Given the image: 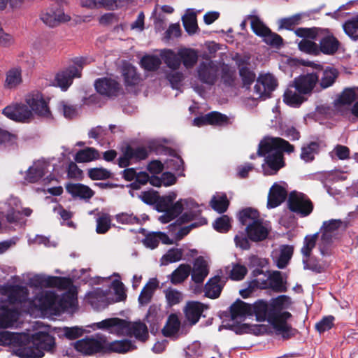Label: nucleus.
Here are the masks:
<instances>
[{
    "label": "nucleus",
    "instance_id": "40",
    "mask_svg": "<svg viewBox=\"0 0 358 358\" xmlns=\"http://www.w3.org/2000/svg\"><path fill=\"white\" fill-rule=\"evenodd\" d=\"M169 240V237L162 232H152L146 235L143 243L146 248L154 249L157 247L160 241L165 244L171 243Z\"/></svg>",
    "mask_w": 358,
    "mask_h": 358
},
{
    "label": "nucleus",
    "instance_id": "5",
    "mask_svg": "<svg viewBox=\"0 0 358 358\" xmlns=\"http://www.w3.org/2000/svg\"><path fill=\"white\" fill-rule=\"evenodd\" d=\"M89 327L93 330L101 329L117 336H134L141 341H145L148 336V328L144 323L131 324L117 317L108 318Z\"/></svg>",
    "mask_w": 358,
    "mask_h": 358
},
{
    "label": "nucleus",
    "instance_id": "64",
    "mask_svg": "<svg viewBox=\"0 0 358 358\" xmlns=\"http://www.w3.org/2000/svg\"><path fill=\"white\" fill-rule=\"evenodd\" d=\"M88 176L92 180H105L110 177L111 173L103 168H93L88 170Z\"/></svg>",
    "mask_w": 358,
    "mask_h": 358
},
{
    "label": "nucleus",
    "instance_id": "42",
    "mask_svg": "<svg viewBox=\"0 0 358 358\" xmlns=\"http://www.w3.org/2000/svg\"><path fill=\"white\" fill-rule=\"evenodd\" d=\"M238 219L240 222L246 227L260 220L257 210L250 208L241 210L238 214Z\"/></svg>",
    "mask_w": 358,
    "mask_h": 358
},
{
    "label": "nucleus",
    "instance_id": "2",
    "mask_svg": "<svg viewBox=\"0 0 358 358\" xmlns=\"http://www.w3.org/2000/svg\"><path fill=\"white\" fill-rule=\"evenodd\" d=\"M291 304V299L285 295L279 296L269 301L259 300L253 305L238 300L230 308L233 330L239 334L259 335L262 334L265 329L264 327L241 323L248 316L254 314L257 321H267L277 334L282 336L284 338H287L292 334V328L287 324V320L291 317L292 315L286 310L289 308Z\"/></svg>",
    "mask_w": 358,
    "mask_h": 358
},
{
    "label": "nucleus",
    "instance_id": "45",
    "mask_svg": "<svg viewBox=\"0 0 358 358\" xmlns=\"http://www.w3.org/2000/svg\"><path fill=\"white\" fill-rule=\"evenodd\" d=\"M183 252L180 248L169 250L160 259L161 266H167L170 264L179 262L182 259Z\"/></svg>",
    "mask_w": 358,
    "mask_h": 358
},
{
    "label": "nucleus",
    "instance_id": "31",
    "mask_svg": "<svg viewBox=\"0 0 358 358\" xmlns=\"http://www.w3.org/2000/svg\"><path fill=\"white\" fill-rule=\"evenodd\" d=\"M305 100L304 94L301 93L294 84L289 85L284 93V102L292 107H299Z\"/></svg>",
    "mask_w": 358,
    "mask_h": 358
},
{
    "label": "nucleus",
    "instance_id": "29",
    "mask_svg": "<svg viewBox=\"0 0 358 358\" xmlns=\"http://www.w3.org/2000/svg\"><path fill=\"white\" fill-rule=\"evenodd\" d=\"M94 86L97 92L108 96L115 95L119 89V84L116 80L106 78L96 80Z\"/></svg>",
    "mask_w": 358,
    "mask_h": 358
},
{
    "label": "nucleus",
    "instance_id": "24",
    "mask_svg": "<svg viewBox=\"0 0 358 358\" xmlns=\"http://www.w3.org/2000/svg\"><path fill=\"white\" fill-rule=\"evenodd\" d=\"M259 280L260 279H257V282L261 288L269 287L278 292L285 291V285L284 284L282 274L280 271H275L268 272L266 281L262 284H260Z\"/></svg>",
    "mask_w": 358,
    "mask_h": 358
},
{
    "label": "nucleus",
    "instance_id": "12",
    "mask_svg": "<svg viewBox=\"0 0 358 358\" xmlns=\"http://www.w3.org/2000/svg\"><path fill=\"white\" fill-rule=\"evenodd\" d=\"M105 344L106 336L97 334L76 341L74 343V348L83 355H91L103 351Z\"/></svg>",
    "mask_w": 358,
    "mask_h": 358
},
{
    "label": "nucleus",
    "instance_id": "30",
    "mask_svg": "<svg viewBox=\"0 0 358 358\" xmlns=\"http://www.w3.org/2000/svg\"><path fill=\"white\" fill-rule=\"evenodd\" d=\"M206 307L196 301L188 302L184 309L186 319L191 324H195Z\"/></svg>",
    "mask_w": 358,
    "mask_h": 358
},
{
    "label": "nucleus",
    "instance_id": "55",
    "mask_svg": "<svg viewBox=\"0 0 358 358\" xmlns=\"http://www.w3.org/2000/svg\"><path fill=\"white\" fill-rule=\"evenodd\" d=\"M250 21L252 31L259 36L268 33V28L264 24V22L256 15H250L248 17Z\"/></svg>",
    "mask_w": 358,
    "mask_h": 358
},
{
    "label": "nucleus",
    "instance_id": "10",
    "mask_svg": "<svg viewBox=\"0 0 358 358\" xmlns=\"http://www.w3.org/2000/svg\"><path fill=\"white\" fill-rule=\"evenodd\" d=\"M0 210L9 223H18L21 215L28 217L32 213L29 208H22L20 199L14 196H9L0 205Z\"/></svg>",
    "mask_w": 358,
    "mask_h": 358
},
{
    "label": "nucleus",
    "instance_id": "18",
    "mask_svg": "<svg viewBox=\"0 0 358 358\" xmlns=\"http://www.w3.org/2000/svg\"><path fill=\"white\" fill-rule=\"evenodd\" d=\"M3 114L16 122H26L33 117V113L27 105L22 103L8 106L3 110Z\"/></svg>",
    "mask_w": 358,
    "mask_h": 358
},
{
    "label": "nucleus",
    "instance_id": "20",
    "mask_svg": "<svg viewBox=\"0 0 358 358\" xmlns=\"http://www.w3.org/2000/svg\"><path fill=\"white\" fill-rule=\"evenodd\" d=\"M287 196V184L284 182L274 183L268 192L267 207L273 208L278 206L285 200Z\"/></svg>",
    "mask_w": 358,
    "mask_h": 358
},
{
    "label": "nucleus",
    "instance_id": "8",
    "mask_svg": "<svg viewBox=\"0 0 358 358\" xmlns=\"http://www.w3.org/2000/svg\"><path fill=\"white\" fill-rule=\"evenodd\" d=\"M220 69L222 79L225 83L230 85L234 79V71L228 66H220L219 64L210 59H206L199 64L196 69L197 77L201 83L213 85L218 78Z\"/></svg>",
    "mask_w": 358,
    "mask_h": 358
},
{
    "label": "nucleus",
    "instance_id": "33",
    "mask_svg": "<svg viewBox=\"0 0 358 358\" xmlns=\"http://www.w3.org/2000/svg\"><path fill=\"white\" fill-rule=\"evenodd\" d=\"M178 56L186 69H192L198 61L199 52L192 48H182L178 50Z\"/></svg>",
    "mask_w": 358,
    "mask_h": 358
},
{
    "label": "nucleus",
    "instance_id": "58",
    "mask_svg": "<svg viewBox=\"0 0 358 358\" xmlns=\"http://www.w3.org/2000/svg\"><path fill=\"white\" fill-rule=\"evenodd\" d=\"M299 49L306 53L318 55H319V47L318 45L309 40L303 39L298 43Z\"/></svg>",
    "mask_w": 358,
    "mask_h": 358
},
{
    "label": "nucleus",
    "instance_id": "16",
    "mask_svg": "<svg viewBox=\"0 0 358 358\" xmlns=\"http://www.w3.org/2000/svg\"><path fill=\"white\" fill-rule=\"evenodd\" d=\"M276 86L277 80L273 75L269 73H261L254 86V94L256 96L254 99H264L269 97L270 94L275 89Z\"/></svg>",
    "mask_w": 358,
    "mask_h": 358
},
{
    "label": "nucleus",
    "instance_id": "41",
    "mask_svg": "<svg viewBox=\"0 0 358 358\" xmlns=\"http://www.w3.org/2000/svg\"><path fill=\"white\" fill-rule=\"evenodd\" d=\"M99 152L94 148H87L79 150L75 155L74 159L78 163H87L99 159Z\"/></svg>",
    "mask_w": 358,
    "mask_h": 358
},
{
    "label": "nucleus",
    "instance_id": "39",
    "mask_svg": "<svg viewBox=\"0 0 358 358\" xmlns=\"http://www.w3.org/2000/svg\"><path fill=\"white\" fill-rule=\"evenodd\" d=\"M190 272V265L187 264H182L176 270H174L171 275H169V279L172 284H180L188 278Z\"/></svg>",
    "mask_w": 358,
    "mask_h": 358
},
{
    "label": "nucleus",
    "instance_id": "43",
    "mask_svg": "<svg viewBox=\"0 0 358 358\" xmlns=\"http://www.w3.org/2000/svg\"><path fill=\"white\" fill-rule=\"evenodd\" d=\"M22 81V69L20 66L11 68L6 73V85L9 88H13Z\"/></svg>",
    "mask_w": 358,
    "mask_h": 358
},
{
    "label": "nucleus",
    "instance_id": "53",
    "mask_svg": "<svg viewBox=\"0 0 358 358\" xmlns=\"http://www.w3.org/2000/svg\"><path fill=\"white\" fill-rule=\"evenodd\" d=\"M58 110L66 119H72L78 115L77 106L66 101H61L59 102Z\"/></svg>",
    "mask_w": 358,
    "mask_h": 358
},
{
    "label": "nucleus",
    "instance_id": "21",
    "mask_svg": "<svg viewBox=\"0 0 358 358\" xmlns=\"http://www.w3.org/2000/svg\"><path fill=\"white\" fill-rule=\"evenodd\" d=\"M108 295V289L103 291L97 288L88 292L85 296V300L94 309L99 310L105 308L109 304Z\"/></svg>",
    "mask_w": 358,
    "mask_h": 358
},
{
    "label": "nucleus",
    "instance_id": "25",
    "mask_svg": "<svg viewBox=\"0 0 358 358\" xmlns=\"http://www.w3.org/2000/svg\"><path fill=\"white\" fill-rule=\"evenodd\" d=\"M317 81L318 76L316 73H311L295 78L294 85L299 90L301 93L306 94L313 90Z\"/></svg>",
    "mask_w": 358,
    "mask_h": 358
},
{
    "label": "nucleus",
    "instance_id": "36",
    "mask_svg": "<svg viewBox=\"0 0 358 358\" xmlns=\"http://www.w3.org/2000/svg\"><path fill=\"white\" fill-rule=\"evenodd\" d=\"M66 189L73 197H79L83 199H89L94 195V192L89 187L83 184H69Z\"/></svg>",
    "mask_w": 358,
    "mask_h": 358
},
{
    "label": "nucleus",
    "instance_id": "28",
    "mask_svg": "<svg viewBox=\"0 0 358 358\" xmlns=\"http://www.w3.org/2000/svg\"><path fill=\"white\" fill-rule=\"evenodd\" d=\"M294 248L291 245H281L272 252V257L279 268H284L292 257Z\"/></svg>",
    "mask_w": 358,
    "mask_h": 358
},
{
    "label": "nucleus",
    "instance_id": "34",
    "mask_svg": "<svg viewBox=\"0 0 358 358\" xmlns=\"http://www.w3.org/2000/svg\"><path fill=\"white\" fill-rule=\"evenodd\" d=\"M159 286V281L157 278H150L143 288L139 297L138 302L141 306L147 305L151 301L155 291Z\"/></svg>",
    "mask_w": 358,
    "mask_h": 358
},
{
    "label": "nucleus",
    "instance_id": "63",
    "mask_svg": "<svg viewBox=\"0 0 358 358\" xmlns=\"http://www.w3.org/2000/svg\"><path fill=\"white\" fill-rule=\"evenodd\" d=\"M113 275L117 278L111 282V287L117 295L116 300L117 301H122L125 299L126 294L124 289V285L120 280V275L117 273H114Z\"/></svg>",
    "mask_w": 358,
    "mask_h": 358
},
{
    "label": "nucleus",
    "instance_id": "26",
    "mask_svg": "<svg viewBox=\"0 0 358 358\" xmlns=\"http://www.w3.org/2000/svg\"><path fill=\"white\" fill-rule=\"evenodd\" d=\"M320 36L322 37L320 39L319 54L322 52L324 55H331L336 52L339 48V41L332 34H324Z\"/></svg>",
    "mask_w": 358,
    "mask_h": 358
},
{
    "label": "nucleus",
    "instance_id": "52",
    "mask_svg": "<svg viewBox=\"0 0 358 358\" xmlns=\"http://www.w3.org/2000/svg\"><path fill=\"white\" fill-rule=\"evenodd\" d=\"M338 76L337 71L334 68L328 67L324 70L322 76L320 79V86L323 89H326L331 86L335 82Z\"/></svg>",
    "mask_w": 358,
    "mask_h": 358
},
{
    "label": "nucleus",
    "instance_id": "23",
    "mask_svg": "<svg viewBox=\"0 0 358 358\" xmlns=\"http://www.w3.org/2000/svg\"><path fill=\"white\" fill-rule=\"evenodd\" d=\"M269 230L268 224L261 220L245 228L248 238L255 242L264 240L267 237Z\"/></svg>",
    "mask_w": 358,
    "mask_h": 358
},
{
    "label": "nucleus",
    "instance_id": "48",
    "mask_svg": "<svg viewBox=\"0 0 358 358\" xmlns=\"http://www.w3.org/2000/svg\"><path fill=\"white\" fill-rule=\"evenodd\" d=\"M358 99V87L347 88L339 96L336 102L341 105H350Z\"/></svg>",
    "mask_w": 358,
    "mask_h": 358
},
{
    "label": "nucleus",
    "instance_id": "11",
    "mask_svg": "<svg viewBox=\"0 0 358 358\" xmlns=\"http://www.w3.org/2000/svg\"><path fill=\"white\" fill-rule=\"evenodd\" d=\"M86 59L75 58L73 60V65L59 71L55 76V85L63 91H66L72 84L74 78L81 76V70L87 63Z\"/></svg>",
    "mask_w": 358,
    "mask_h": 358
},
{
    "label": "nucleus",
    "instance_id": "35",
    "mask_svg": "<svg viewBox=\"0 0 358 358\" xmlns=\"http://www.w3.org/2000/svg\"><path fill=\"white\" fill-rule=\"evenodd\" d=\"M134 344L129 340L115 341L108 343L106 340L103 351L113 352L117 353H125L134 348Z\"/></svg>",
    "mask_w": 358,
    "mask_h": 358
},
{
    "label": "nucleus",
    "instance_id": "7",
    "mask_svg": "<svg viewBox=\"0 0 358 358\" xmlns=\"http://www.w3.org/2000/svg\"><path fill=\"white\" fill-rule=\"evenodd\" d=\"M346 227V222L341 219H331L322 223L320 232L317 233L320 234L317 245L322 256L330 254L334 244Z\"/></svg>",
    "mask_w": 358,
    "mask_h": 358
},
{
    "label": "nucleus",
    "instance_id": "3",
    "mask_svg": "<svg viewBox=\"0 0 358 358\" xmlns=\"http://www.w3.org/2000/svg\"><path fill=\"white\" fill-rule=\"evenodd\" d=\"M177 194L171 192L160 196L157 202V210L164 214L159 217L162 223H168L177 217L184 211L178 219L180 224L188 222L198 217L201 213L199 206L192 199H180L175 203L173 201L176 199Z\"/></svg>",
    "mask_w": 358,
    "mask_h": 358
},
{
    "label": "nucleus",
    "instance_id": "38",
    "mask_svg": "<svg viewBox=\"0 0 358 358\" xmlns=\"http://www.w3.org/2000/svg\"><path fill=\"white\" fill-rule=\"evenodd\" d=\"M223 287V282L220 277L210 278L205 285V295L211 299L218 297Z\"/></svg>",
    "mask_w": 358,
    "mask_h": 358
},
{
    "label": "nucleus",
    "instance_id": "6",
    "mask_svg": "<svg viewBox=\"0 0 358 358\" xmlns=\"http://www.w3.org/2000/svg\"><path fill=\"white\" fill-rule=\"evenodd\" d=\"M55 348V338L48 333L38 331L31 337L27 335L26 344L24 348L17 350V356L20 358H41L45 352H54Z\"/></svg>",
    "mask_w": 358,
    "mask_h": 358
},
{
    "label": "nucleus",
    "instance_id": "22",
    "mask_svg": "<svg viewBox=\"0 0 358 358\" xmlns=\"http://www.w3.org/2000/svg\"><path fill=\"white\" fill-rule=\"evenodd\" d=\"M210 261L203 257H197L193 264L192 280L202 283L209 273Z\"/></svg>",
    "mask_w": 358,
    "mask_h": 358
},
{
    "label": "nucleus",
    "instance_id": "47",
    "mask_svg": "<svg viewBox=\"0 0 358 358\" xmlns=\"http://www.w3.org/2000/svg\"><path fill=\"white\" fill-rule=\"evenodd\" d=\"M320 150V145L316 142H311L301 148V159L305 162H312Z\"/></svg>",
    "mask_w": 358,
    "mask_h": 358
},
{
    "label": "nucleus",
    "instance_id": "9",
    "mask_svg": "<svg viewBox=\"0 0 358 358\" xmlns=\"http://www.w3.org/2000/svg\"><path fill=\"white\" fill-rule=\"evenodd\" d=\"M52 171L53 165L42 159L34 162L27 171H21L20 173L24 176V182L34 183L41 181L46 184L53 179L51 174Z\"/></svg>",
    "mask_w": 358,
    "mask_h": 358
},
{
    "label": "nucleus",
    "instance_id": "19",
    "mask_svg": "<svg viewBox=\"0 0 358 358\" xmlns=\"http://www.w3.org/2000/svg\"><path fill=\"white\" fill-rule=\"evenodd\" d=\"M27 341V334H17L10 331L0 332V345H8L12 348L13 352L17 356L19 349L24 348Z\"/></svg>",
    "mask_w": 358,
    "mask_h": 358
},
{
    "label": "nucleus",
    "instance_id": "60",
    "mask_svg": "<svg viewBox=\"0 0 358 358\" xmlns=\"http://www.w3.org/2000/svg\"><path fill=\"white\" fill-rule=\"evenodd\" d=\"M346 34L354 40L358 39V16L343 24Z\"/></svg>",
    "mask_w": 358,
    "mask_h": 358
},
{
    "label": "nucleus",
    "instance_id": "51",
    "mask_svg": "<svg viewBox=\"0 0 358 358\" xmlns=\"http://www.w3.org/2000/svg\"><path fill=\"white\" fill-rule=\"evenodd\" d=\"M226 272L229 274L232 280H241L245 277L248 271L243 265L232 264L231 266L226 267Z\"/></svg>",
    "mask_w": 358,
    "mask_h": 358
},
{
    "label": "nucleus",
    "instance_id": "56",
    "mask_svg": "<svg viewBox=\"0 0 358 358\" xmlns=\"http://www.w3.org/2000/svg\"><path fill=\"white\" fill-rule=\"evenodd\" d=\"M323 29L316 27L313 28H298L294 32L297 36L304 38V39H317V37L322 34Z\"/></svg>",
    "mask_w": 358,
    "mask_h": 358
},
{
    "label": "nucleus",
    "instance_id": "62",
    "mask_svg": "<svg viewBox=\"0 0 358 358\" xmlns=\"http://www.w3.org/2000/svg\"><path fill=\"white\" fill-rule=\"evenodd\" d=\"M166 166L167 169L174 170L176 171L183 170V161L181 157L177 154L174 153L166 159Z\"/></svg>",
    "mask_w": 358,
    "mask_h": 358
},
{
    "label": "nucleus",
    "instance_id": "46",
    "mask_svg": "<svg viewBox=\"0 0 358 358\" xmlns=\"http://www.w3.org/2000/svg\"><path fill=\"white\" fill-rule=\"evenodd\" d=\"M180 322L178 317L175 314H171L167 320L166 324L163 329V334L166 337L174 336L178 331Z\"/></svg>",
    "mask_w": 358,
    "mask_h": 358
},
{
    "label": "nucleus",
    "instance_id": "13",
    "mask_svg": "<svg viewBox=\"0 0 358 358\" xmlns=\"http://www.w3.org/2000/svg\"><path fill=\"white\" fill-rule=\"evenodd\" d=\"M48 101V99H45L43 94L38 91L29 94L25 99L26 103L30 108L32 113L45 118L52 117Z\"/></svg>",
    "mask_w": 358,
    "mask_h": 358
},
{
    "label": "nucleus",
    "instance_id": "17",
    "mask_svg": "<svg viewBox=\"0 0 358 358\" xmlns=\"http://www.w3.org/2000/svg\"><path fill=\"white\" fill-rule=\"evenodd\" d=\"M147 157L148 151L145 148H133L131 146H127L118 159V165L120 167L124 168L136 162L144 159Z\"/></svg>",
    "mask_w": 358,
    "mask_h": 358
},
{
    "label": "nucleus",
    "instance_id": "50",
    "mask_svg": "<svg viewBox=\"0 0 358 358\" xmlns=\"http://www.w3.org/2000/svg\"><path fill=\"white\" fill-rule=\"evenodd\" d=\"M176 182V177L170 172L164 173L160 178L152 177L150 179V184L155 187L164 185L165 187L171 186Z\"/></svg>",
    "mask_w": 358,
    "mask_h": 358
},
{
    "label": "nucleus",
    "instance_id": "15",
    "mask_svg": "<svg viewBox=\"0 0 358 358\" xmlns=\"http://www.w3.org/2000/svg\"><path fill=\"white\" fill-rule=\"evenodd\" d=\"M289 209L301 217L308 216L313 209L310 199L304 194L297 192L290 193L288 199Z\"/></svg>",
    "mask_w": 358,
    "mask_h": 358
},
{
    "label": "nucleus",
    "instance_id": "27",
    "mask_svg": "<svg viewBox=\"0 0 358 358\" xmlns=\"http://www.w3.org/2000/svg\"><path fill=\"white\" fill-rule=\"evenodd\" d=\"M227 122V116L217 112H211L203 116L194 118L193 124L194 126L202 127L206 124L222 125Z\"/></svg>",
    "mask_w": 358,
    "mask_h": 358
},
{
    "label": "nucleus",
    "instance_id": "4",
    "mask_svg": "<svg viewBox=\"0 0 358 358\" xmlns=\"http://www.w3.org/2000/svg\"><path fill=\"white\" fill-rule=\"evenodd\" d=\"M282 151H294L293 145L280 138H265L259 145L257 154L266 156V163L262 165L264 175H273L283 166Z\"/></svg>",
    "mask_w": 358,
    "mask_h": 358
},
{
    "label": "nucleus",
    "instance_id": "44",
    "mask_svg": "<svg viewBox=\"0 0 358 358\" xmlns=\"http://www.w3.org/2000/svg\"><path fill=\"white\" fill-rule=\"evenodd\" d=\"M229 204V202L227 198V195L224 193H216L210 201L212 208L220 213L225 212Z\"/></svg>",
    "mask_w": 358,
    "mask_h": 358
},
{
    "label": "nucleus",
    "instance_id": "14",
    "mask_svg": "<svg viewBox=\"0 0 358 358\" xmlns=\"http://www.w3.org/2000/svg\"><path fill=\"white\" fill-rule=\"evenodd\" d=\"M318 237V234L306 236L303 241V245L301 252L303 255V264L304 269H309L316 273H321L324 266L320 264L314 263L312 261L311 252L315 248Z\"/></svg>",
    "mask_w": 358,
    "mask_h": 358
},
{
    "label": "nucleus",
    "instance_id": "32",
    "mask_svg": "<svg viewBox=\"0 0 358 358\" xmlns=\"http://www.w3.org/2000/svg\"><path fill=\"white\" fill-rule=\"evenodd\" d=\"M199 12L200 10H196L194 8H188L182 17V22L185 29L189 35L194 34L199 29L196 16Z\"/></svg>",
    "mask_w": 358,
    "mask_h": 358
},
{
    "label": "nucleus",
    "instance_id": "54",
    "mask_svg": "<svg viewBox=\"0 0 358 358\" xmlns=\"http://www.w3.org/2000/svg\"><path fill=\"white\" fill-rule=\"evenodd\" d=\"M122 75L127 85H135L139 81L136 69L130 64L125 65L123 67Z\"/></svg>",
    "mask_w": 358,
    "mask_h": 358
},
{
    "label": "nucleus",
    "instance_id": "1",
    "mask_svg": "<svg viewBox=\"0 0 358 358\" xmlns=\"http://www.w3.org/2000/svg\"><path fill=\"white\" fill-rule=\"evenodd\" d=\"M29 285L36 288L57 287L67 291L59 296L53 291L43 290L31 299L26 287L10 283L0 286V294L8 297L7 301L0 300V328L13 327L22 312L31 313L37 310L59 315L77 310L78 292L70 278L36 274L29 278Z\"/></svg>",
    "mask_w": 358,
    "mask_h": 358
},
{
    "label": "nucleus",
    "instance_id": "57",
    "mask_svg": "<svg viewBox=\"0 0 358 358\" xmlns=\"http://www.w3.org/2000/svg\"><path fill=\"white\" fill-rule=\"evenodd\" d=\"M161 63V59L156 55H145L141 60L142 67L151 71H156Z\"/></svg>",
    "mask_w": 358,
    "mask_h": 358
},
{
    "label": "nucleus",
    "instance_id": "37",
    "mask_svg": "<svg viewBox=\"0 0 358 358\" xmlns=\"http://www.w3.org/2000/svg\"><path fill=\"white\" fill-rule=\"evenodd\" d=\"M160 56L164 64L171 70L176 71L180 67L181 59L178 56V52L176 53L170 49L164 50L161 52Z\"/></svg>",
    "mask_w": 358,
    "mask_h": 358
},
{
    "label": "nucleus",
    "instance_id": "61",
    "mask_svg": "<svg viewBox=\"0 0 358 358\" xmlns=\"http://www.w3.org/2000/svg\"><path fill=\"white\" fill-rule=\"evenodd\" d=\"M116 221L122 224H141V220L138 217L134 215L132 213H120L115 215Z\"/></svg>",
    "mask_w": 358,
    "mask_h": 358
},
{
    "label": "nucleus",
    "instance_id": "49",
    "mask_svg": "<svg viewBox=\"0 0 358 358\" xmlns=\"http://www.w3.org/2000/svg\"><path fill=\"white\" fill-rule=\"evenodd\" d=\"M306 16L305 13H301L280 19L279 20V27L281 29H292L294 27L299 24L302 19Z\"/></svg>",
    "mask_w": 358,
    "mask_h": 358
},
{
    "label": "nucleus",
    "instance_id": "59",
    "mask_svg": "<svg viewBox=\"0 0 358 358\" xmlns=\"http://www.w3.org/2000/svg\"><path fill=\"white\" fill-rule=\"evenodd\" d=\"M166 302L169 306L179 303L183 298L182 294L178 290L169 288L164 290Z\"/></svg>",
    "mask_w": 358,
    "mask_h": 358
}]
</instances>
